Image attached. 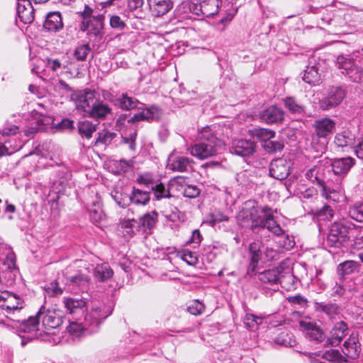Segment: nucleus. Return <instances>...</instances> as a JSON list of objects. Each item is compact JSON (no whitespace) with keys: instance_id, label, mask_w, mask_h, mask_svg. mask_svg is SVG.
I'll use <instances>...</instances> for the list:
<instances>
[{"instance_id":"22","label":"nucleus","mask_w":363,"mask_h":363,"mask_svg":"<svg viewBox=\"0 0 363 363\" xmlns=\"http://www.w3.org/2000/svg\"><path fill=\"white\" fill-rule=\"evenodd\" d=\"M17 14L23 23H30L34 20V9L29 0H18Z\"/></svg>"},{"instance_id":"4","label":"nucleus","mask_w":363,"mask_h":363,"mask_svg":"<svg viewBox=\"0 0 363 363\" xmlns=\"http://www.w3.org/2000/svg\"><path fill=\"white\" fill-rule=\"evenodd\" d=\"M198 138L201 141L191 148L190 152L192 156L203 160L216 154L219 141L211 128H203L199 133Z\"/></svg>"},{"instance_id":"43","label":"nucleus","mask_w":363,"mask_h":363,"mask_svg":"<svg viewBox=\"0 0 363 363\" xmlns=\"http://www.w3.org/2000/svg\"><path fill=\"white\" fill-rule=\"evenodd\" d=\"M151 189L153 192L155 199L156 200H160L163 198L172 197L169 189L167 188L165 185L162 183H159L154 186H152Z\"/></svg>"},{"instance_id":"61","label":"nucleus","mask_w":363,"mask_h":363,"mask_svg":"<svg viewBox=\"0 0 363 363\" xmlns=\"http://www.w3.org/2000/svg\"><path fill=\"white\" fill-rule=\"evenodd\" d=\"M110 25L113 28L118 29H123L125 26V23L118 16H112L111 17Z\"/></svg>"},{"instance_id":"47","label":"nucleus","mask_w":363,"mask_h":363,"mask_svg":"<svg viewBox=\"0 0 363 363\" xmlns=\"http://www.w3.org/2000/svg\"><path fill=\"white\" fill-rule=\"evenodd\" d=\"M89 329V327H88L87 325H86L85 322L84 325H82V323H79L76 321H72L69 323V326L67 327V330L70 335L75 337H79L85 330Z\"/></svg>"},{"instance_id":"34","label":"nucleus","mask_w":363,"mask_h":363,"mask_svg":"<svg viewBox=\"0 0 363 363\" xmlns=\"http://www.w3.org/2000/svg\"><path fill=\"white\" fill-rule=\"evenodd\" d=\"M157 213L155 211L145 214L140 218V223L144 231L152 230L157 221Z\"/></svg>"},{"instance_id":"49","label":"nucleus","mask_w":363,"mask_h":363,"mask_svg":"<svg viewBox=\"0 0 363 363\" xmlns=\"http://www.w3.org/2000/svg\"><path fill=\"white\" fill-rule=\"evenodd\" d=\"M228 216L223 214L220 211H214L208 215L207 222L211 226H215L218 223L228 221Z\"/></svg>"},{"instance_id":"32","label":"nucleus","mask_w":363,"mask_h":363,"mask_svg":"<svg viewBox=\"0 0 363 363\" xmlns=\"http://www.w3.org/2000/svg\"><path fill=\"white\" fill-rule=\"evenodd\" d=\"M202 3L203 16L211 17L218 13L221 0H203Z\"/></svg>"},{"instance_id":"58","label":"nucleus","mask_w":363,"mask_h":363,"mask_svg":"<svg viewBox=\"0 0 363 363\" xmlns=\"http://www.w3.org/2000/svg\"><path fill=\"white\" fill-rule=\"evenodd\" d=\"M350 142L351 139L349 137H347L344 133H340L335 135V143L338 147H346L350 144Z\"/></svg>"},{"instance_id":"56","label":"nucleus","mask_w":363,"mask_h":363,"mask_svg":"<svg viewBox=\"0 0 363 363\" xmlns=\"http://www.w3.org/2000/svg\"><path fill=\"white\" fill-rule=\"evenodd\" d=\"M205 309V306L203 303L199 301H194L193 303L188 307V311L194 315L201 314Z\"/></svg>"},{"instance_id":"33","label":"nucleus","mask_w":363,"mask_h":363,"mask_svg":"<svg viewBox=\"0 0 363 363\" xmlns=\"http://www.w3.org/2000/svg\"><path fill=\"white\" fill-rule=\"evenodd\" d=\"M115 104L123 110L129 111L137 108L138 101L128 96L126 94H123L121 97L116 99Z\"/></svg>"},{"instance_id":"45","label":"nucleus","mask_w":363,"mask_h":363,"mask_svg":"<svg viewBox=\"0 0 363 363\" xmlns=\"http://www.w3.org/2000/svg\"><path fill=\"white\" fill-rule=\"evenodd\" d=\"M136 220L134 219L124 220L121 222L122 233L125 238H131L135 234Z\"/></svg>"},{"instance_id":"54","label":"nucleus","mask_w":363,"mask_h":363,"mask_svg":"<svg viewBox=\"0 0 363 363\" xmlns=\"http://www.w3.org/2000/svg\"><path fill=\"white\" fill-rule=\"evenodd\" d=\"M316 216L320 220H330L333 216V210L328 205H325L320 210H318L316 213Z\"/></svg>"},{"instance_id":"38","label":"nucleus","mask_w":363,"mask_h":363,"mask_svg":"<svg viewBox=\"0 0 363 363\" xmlns=\"http://www.w3.org/2000/svg\"><path fill=\"white\" fill-rule=\"evenodd\" d=\"M96 125L89 121H80L78 123V132L82 138L90 139L96 131Z\"/></svg>"},{"instance_id":"10","label":"nucleus","mask_w":363,"mask_h":363,"mask_svg":"<svg viewBox=\"0 0 363 363\" xmlns=\"http://www.w3.org/2000/svg\"><path fill=\"white\" fill-rule=\"evenodd\" d=\"M110 314L111 312H108L104 305L101 304L92 307L90 312L84 317V321L86 325L89 327L90 332H95L102 321Z\"/></svg>"},{"instance_id":"50","label":"nucleus","mask_w":363,"mask_h":363,"mask_svg":"<svg viewBox=\"0 0 363 363\" xmlns=\"http://www.w3.org/2000/svg\"><path fill=\"white\" fill-rule=\"evenodd\" d=\"M90 51L89 44H84L76 48L74 56L78 61H84Z\"/></svg>"},{"instance_id":"20","label":"nucleus","mask_w":363,"mask_h":363,"mask_svg":"<svg viewBox=\"0 0 363 363\" xmlns=\"http://www.w3.org/2000/svg\"><path fill=\"white\" fill-rule=\"evenodd\" d=\"M354 164V159L347 157L333 159L331 162V167L335 175L343 177L348 173Z\"/></svg>"},{"instance_id":"40","label":"nucleus","mask_w":363,"mask_h":363,"mask_svg":"<svg viewBox=\"0 0 363 363\" xmlns=\"http://www.w3.org/2000/svg\"><path fill=\"white\" fill-rule=\"evenodd\" d=\"M284 106L292 114H301L304 112V106L294 97H286Z\"/></svg>"},{"instance_id":"21","label":"nucleus","mask_w":363,"mask_h":363,"mask_svg":"<svg viewBox=\"0 0 363 363\" xmlns=\"http://www.w3.org/2000/svg\"><path fill=\"white\" fill-rule=\"evenodd\" d=\"M262 213L264 214V217L261 229L267 228L270 232L277 236L282 235L284 231L280 225L274 220V216L271 213V208L268 206H263Z\"/></svg>"},{"instance_id":"30","label":"nucleus","mask_w":363,"mask_h":363,"mask_svg":"<svg viewBox=\"0 0 363 363\" xmlns=\"http://www.w3.org/2000/svg\"><path fill=\"white\" fill-rule=\"evenodd\" d=\"M174 182L181 185L184 196L194 199L199 196L201 191L196 185H182L184 182L183 177H178L175 178Z\"/></svg>"},{"instance_id":"39","label":"nucleus","mask_w":363,"mask_h":363,"mask_svg":"<svg viewBox=\"0 0 363 363\" xmlns=\"http://www.w3.org/2000/svg\"><path fill=\"white\" fill-rule=\"evenodd\" d=\"M88 209L91 221L95 224L99 223L104 216L101 203L99 201L93 202Z\"/></svg>"},{"instance_id":"64","label":"nucleus","mask_w":363,"mask_h":363,"mask_svg":"<svg viewBox=\"0 0 363 363\" xmlns=\"http://www.w3.org/2000/svg\"><path fill=\"white\" fill-rule=\"evenodd\" d=\"M277 256V252L272 248L264 247L263 252V262L272 260Z\"/></svg>"},{"instance_id":"3","label":"nucleus","mask_w":363,"mask_h":363,"mask_svg":"<svg viewBox=\"0 0 363 363\" xmlns=\"http://www.w3.org/2000/svg\"><path fill=\"white\" fill-rule=\"evenodd\" d=\"M262 208L255 200L245 202L237 217L239 225L250 228L254 233L259 232L263 223Z\"/></svg>"},{"instance_id":"57","label":"nucleus","mask_w":363,"mask_h":363,"mask_svg":"<svg viewBox=\"0 0 363 363\" xmlns=\"http://www.w3.org/2000/svg\"><path fill=\"white\" fill-rule=\"evenodd\" d=\"M182 258L189 265H194L198 262V257L196 254L189 250H184L182 252Z\"/></svg>"},{"instance_id":"35","label":"nucleus","mask_w":363,"mask_h":363,"mask_svg":"<svg viewBox=\"0 0 363 363\" xmlns=\"http://www.w3.org/2000/svg\"><path fill=\"white\" fill-rule=\"evenodd\" d=\"M157 108L155 106L145 108L139 113H135L133 116H131L130 120L135 121V123L143 121H150L154 118L155 115L157 113Z\"/></svg>"},{"instance_id":"63","label":"nucleus","mask_w":363,"mask_h":363,"mask_svg":"<svg viewBox=\"0 0 363 363\" xmlns=\"http://www.w3.org/2000/svg\"><path fill=\"white\" fill-rule=\"evenodd\" d=\"M137 137V132L135 130L133 133H130L128 137L123 138V142L129 145V148L131 150H135V139Z\"/></svg>"},{"instance_id":"16","label":"nucleus","mask_w":363,"mask_h":363,"mask_svg":"<svg viewBox=\"0 0 363 363\" xmlns=\"http://www.w3.org/2000/svg\"><path fill=\"white\" fill-rule=\"evenodd\" d=\"M255 148L256 144L254 141L246 139H238L233 142L231 151L238 156L248 157L255 152Z\"/></svg>"},{"instance_id":"15","label":"nucleus","mask_w":363,"mask_h":363,"mask_svg":"<svg viewBox=\"0 0 363 363\" xmlns=\"http://www.w3.org/2000/svg\"><path fill=\"white\" fill-rule=\"evenodd\" d=\"M62 303L67 312L73 315H83L86 308V299L83 298L64 297Z\"/></svg>"},{"instance_id":"36","label":"nucleus","mask_w":363,"mask_h":363,"mask_svg":"<svg viewBox=\"0 0 363 363\" xmlns=\"http://www.w3.org/2000/svg\"><path fill=\"white\" fill-rule=\"evenodd\" d=\"M336 62L339 68L344 69L347 72L357 73V65L349 56L340 55L337 57Z\"/></svg>"},{"instance_id":"59","label":"nucleus","mask_w":363,"mask_h":363,"mask_svg":"<svg viewBox=\"0 0 363 363\" xmlns=\"http://www.w3.org/2000/svg\"><path fill=\"white\" fill-rule=\"evenodd\" d=\"M355 264L352 261H346L340 264L338 269L342 272L343 274H349L352 273L354 269Z\"/></svg>"},{"instance_id":"27","label":"nucleus","mask_w":363,"mask_h":363,"mask_svg":"<svg viewBox=\"0 0 363 363\" xmlns=\"http://www.w3.org/2000/svg\"><path fill=\"white\" fill-rule=\"evenodd\" d=\"M279 273L278 269L266 270L259 274V279L264 284H278L280 282Z\"/></svg>"},{"instance_id":"2","label":"nucleus","mask_w":363,"mask_h":363,"mask_svg":"<svg viewBox=\"0 0 363 363\" xmlns=\"http://www.w3.org/2000/svg\"><path fill=\"white\" fill-rule=\"evenodd\" d=\"M357 230L351 222L342 220L334 222L329 230L327 237V244L330 247L340 248L349 244L352 238Z\"/></svg>"},{"instance_id":"14","label":"nucleus","mask_w":363,"mask_h":363,"mask_svg":"<svg viewBox=\"0 0 363 363\" xmlns=\"http://www.w3.org/2000/svg\"><path fill=\"white\" fill-rule=\"evenodd\" d=\"M192 160L189 157L180 155L173 151L168 157L167 167L169 169L179 172H187L191 167Z\"/></svg>"},{"instance_id":"6","label":"nucleus","mask_w":363,"mask_h":363,"mask_svg":"<svg viewBox=\"0 0 363 363\" xmlns=\"http://www.w3.org/2000/svg\"><path fill=\"white\" fill-rule=\"evenodd\" d=\"M23 307L24 301L19 296L8 291H0V308L6 311L8 319L20 323L23 320L20 313Z\"/></svg>"},{"instance_id":"53","label":"nucleus","mask_w":363,"mask_h":363,"mask_svg":"<svg viewBox=\"0 0 363 363\" xmlns=\"http://www.w3.org/2000/svg\"><path fill=\"white\" fill-rule=\"evenodd\" d=\"M131 117H130L128 114L122 113L119 115L116 121V128L117 130H122L126 126L127 124L129 123H135V121H130Z\"/></svg>"},{"instance_id":"41","label":"nucleus","mask_w":363,"mask_h":363,"mask_svg":"<svg viewBox=\"0 0 363 363\" xmlns=\"http://www.w3.org/2000/svg\"><path fill=\"white\" fill-rule=\"evenodd\" d=\"M323 358L334 363L347 362V359L341 354L339 350L331 349L325 351L323 354Z\"/></svg>"},{"instance_id":"29","label":"nucleus","mask_w":363,"mask_h":363,"mask_svg":"<svg viewBox=\"0 0 363 363\" xmlns=\"http://www.w3.org/2000/svg\"><path fill=\"white\" fill-rule=\"evenodd\" d=\"M45 61L46 68L52 70L53 72H57L67 66L66 57L65 56H62L60 57H47Z\"/></svg>"},{"instance_id":"8","label":"nucleus","mask_w":363,"mask_h":363,"mask_svg":"<svg viewBox=\"0 0 363 363\" xmlns=\"http://www.w3.org/2000/svg\"><path fill=\"white\" fill-rule=\"evenodd\" d=\"M345 91L340 86L330 87L325 95L320 100L322 110L328 111L339 106L345 97Z\"/></svg>"},{"instance_id":"48","label":"nucleus","mask_w":363,"mask_h":363,"mask_svg":"<svg viewBox=\"0 0 363 363\" xmlns=\"http://www.w3.org/2000/svg\"><path fill=\"white\" fill-rule=\"evenodd\" d=\"M350 216L357 222H363V202L357 203L350 208Z\"/></svg>"},{"instance_id":"18","label":"nucleus","mask_w":363,"mask_h":363,"mask_svg":"<svg viewBox=\"0 0 363 363\" xmlns=\"http://www.w3.org/2000/svg\"><path fill=\"white\" fill-rule=\"evenodd\" d=\"M342 351L345 357L350 359H354L359 357L361 347L357 333L353 332L350 334L349 338L344 342Z\"/></svg>"},{"instance_id":"28","label":"nucleus","mask_w":363,"mask_h":363,"mask_svg":"<svg viewBox=\"0 0 363 363\" xmlns=\"http://www.w3.org/2000/svg\"><path fill=\"white\" fill-rule=\"evenodd\" d=\"M69 282V286L72 287V290H84L89 285V279L85 274H78L72 277Z\"/></svg>"},{"instance_id":"1","label":"nucleus","mask_w":363,"mask_h":363,"mask_svg":"<svg viewBox=\"0 0 363 363\" xmlns=\"http://www.w3.org/2000/svg\"><path fill=\"white\" fill-rule=\"evenodd\" d=\"M63 312L60 310L48 308L42 306L35 316L29 317L21 325V329L32 333L31 337L41 335L39 332L40 320L46 330L56 329L59 328L63 321Z\"/></svg>"},{"instance_id":"12","label":"nucleus","mask_w":363,"mask_h":363,"mask_svg":"<svg viewBox=\"0 0 363 363\" xmlns=\"http://www.w3.org/2000/svg\"><path fill=\"white\" fill-rule=\"evenodd\" d=\"M291 166V161L286 158L281 157L274 160L269 165V174L277 179H284L289 174Z\"/></svg>"},{"instance_id":"26","label":"nucleus","mask_w":363,"mask_h":363,"mask_svg":"<svg viewBox=\"0 0 363 363\" xmlns=\"http://www.w3.org/2000/svg\"><path fill=\"white\" fill-rule=\"evenodd\" d=\"M150 199V193L147 191H143L135 187L133 188L132 194L130 196V201L135 205L145 206Z\"/></svg>"},{"instance_id":"37","label":"nucleus","mask_w":363,"mask_h":363,"mask_svg":"<svg viewBox=\"0 0 363 363\" xmlns=\"http://www.w3.org/2000/svg\"><path fill=\"white\" fill-rule=\"evenodd\" d=\"M303 80L310 84L315 85L320 81V74L315 66H308L304 71Z\"/></svg>"},{"instance_id":"9","label":"nucleus","mask_w":363,"mask_h":363,"mask_svg":"<svg viewBox=\"0 0 363 363\" xmlns=\"http://www.w3.org/2000/svg\"><path fill=\"white\" fill-rule=\"evenodd\" d=\"M263 252L264 245L260 240L254 241L249 245L247 252L248 274H254L257 271L259 262L263 261Z\"/></svg>"},{"instance_id":"55","label":"nucleus","mask_w":363,"mask_h":363,"mask_svg":"<svg viewBox=\"0 0 363 363\" xmlns=\"http://www.w3.org/2000/svg\"><path fill=\"white\" fill-rule=\"evenodd\" d=\"M92 13L93 9L90 6L85 5L84 10L81 12V16L83 19L82 25H83L84 28H86L89 25V21H90L93 17H94L92 16Z\"/></svg>"},{"instance_id":"24","label":"nucleus","mask_w":363,"mask_h":363,"mask_svg":"<svg viewBox=\"0 0 363 363\" xmlns=\"http://www.w3.org/2000/svg\"><path fill=\"white\" fill-rule=\"evenodd\" d=\"M147 2L150 11L155 16H164L173 7L172 0H147Z\"/></svg>"},{"instance_id":"52","label":"nucleus","mask_w":363,"mask_h":363,"mask_svg":"<svg viewBox=\"0 0 363 363\" xmlns=\"http://www.w3.org/2000/svg\"><path fill=\"white\" fill-rule=\"evenodd\" d=\"M262 323V318L252 313H247L244 323L247 328L252 329Z\"/></svg>"},{"instance_id":"19","label":"nucleus","mask_w":363,"mask_h":363,"mask_svg":"<svg viewBox=\"0 0 363 363\" xmlns=\"http://www.w3.org/2000/svg\"><path fill=\"white\" fill-rule=\"evenodd\" d=\"M259 119L267 123H279L284 119V111L276 106H271L259 113Z\"/></svg>"},{"instance_id":"23","label":"nucleus","mask_w":363,"mask_h":363,"mask_svg":"<svg viewBox=\"0 0 363 363\" xmlns=\"http://www.w3.org/2000/svg\"><path fill=\"white\" fill-rule=\"evenodd\" d=\"M113 114L112 108L104 102L103 101L98 100L87 116L97 121L105 120L109 116Z\"/></svg>"},{"instance_id":"44","label":"nucleus","mask_w":363,"mask_h":363,"mask_svg":"<svg viewBox=\"0 0 363 363\" xmlns=\"http://www.w3.org/2000/svg\"><path fill=\"white\" fill-rule=\"evenodd\" d=\"M104 19V16L103 14H98L96 16V28H89L86 30L90 39L91 37H94L96 38H101L102 37Z\"/></svg>"},{"instance_id":"51","label":"nucleus","mask_w":363,"mask_h":363,"mask_svg":"<svg viewBox=\"0 0 363 363\" xmlns=\"http://www.w3.org/2000/svg\"><path fill=\"white\" fill-rule=\"evenodd\" d=\"M263 147L267 152L273 153L280 152L283 149L284 145L281 142L269 140L263 144Z\"/></svg>"},{"instance_id":"46","label":"nucleus","mask_w":363,"mask_h":363,"mask_svg":"<svg viewBox=\"0 0 363 363\" xmlns=\"http://www.w3.org/2000/svg\"><path fill=\"white\" fill-rule=\"evenodd\" d=\"M251 133L254 137L264 143L274 138L275 135L274 131L267 128H255Z\"/></svg>"},{"instance_id":"25","label":"nucleus","mask_w":363,"mask_h":363,"mask_svg":"<svg viewBox=\"0 0 363 363\" xmlns=\"http://www.w3.org/2000/svg\"><path fill=\"white\" fill-rule=\"evenodd\" d=\"M63 26L60 12H52L47 15L43 27L50 31H57Z\"/></svg>"},{"instance_id":"31","label":"nucleus","mask_w":363,"mask_h":363,"mask_svg":"<svg viewBox=\"0 0 363 363\" xmlns=\"http://www.w3.org/2000/svg\"><path fill=\"white\" fill-rule=\"evenodd\" d=\"M94 274L97 280L104 281L112 277L113 272L108 264L104 263L96 265Z\"/></svg>"},{"instance_id":"42","label":"nucleus","mask_w":363,"mask_h":363,"mask_svg":"<svg viewBox=\"0 0 363 363\" xmlns=\"http://www.w3.org/2000/svg\"><path fill=\"white\" fill-rule=\"evenodd\" d=\"M315 307L316 311L323 312L330 317L339 313V307L335 303H315Z\"/></svg>"},{"instance_id":"7","label":"nucleus","mask_w":363,"mask_h":363,"mask_svg":"<svg viewBox=\"0 0 363 363\" xmlns=\"http://www.w3.org/2000/svg\"><path fill=\"white\" fill-rule=\"evenodd\" d=\"M77 110L84 112L86 115L99 100L96 92L89 89H85L74 94L72 96Z\"/></svg>"},{"instance_id":"13","label":"nucleus","mask_w":363,"mask_h":363,"mask_svg":"<svg viewBox=\"0 0 363 363\" xmlns=\"http://www.w3.org/2000/svg\"><path fill=\"white\" fill-rule=\"evenodd\" d=\"M349 328L344 321H339L334 324L330 332V336L326 340L325 345L330 346H337L340 344L342 339L347 335Z\"/></svg>"},{"instance_id":"17","label":"nucleus","mask_w":363,"mask_h":363,"mask_svg":"<svg viewBox=\"0 0 363 363\" xmlns=\"http://www.w3.org/2000/svg\"><path fill=\"white\" fill-rule=\"evenodd\" d=\"M320 167H313L306 172V177L312 183H316L320 188L321 195L326 199H330L331 189L328 187L320 175Z\"/></svg>"},{"instance_id":"5","label":"nucleus","mask_w":363,"mask_h":363,"mask_svg":"<svg viewBox=\"0 0 363 363\" xmlns=\"http://www.w3.org/2000/svg\"><path fill=\"white\" fill-rule=\"evenodd\" d=\"M311 145L318 152H323L330 137L335 128V122L328 117L317 119L313 123Z\"/></svg>"},{"instance_id":"60","label":"nucleus","mask_w":363,"mask_h":363,"mask_svg":"<svg viewBox=\"0 0 363 363\" xmlns=\"http://www.w3.org/2000/svg\"><path fill=\"white\" fill-rule=\"evenodd\" d=\"M162 213L164 215V216L169 220L174 221L179 217V211L177 208L174 206H170L169 210H163Z\"/></svg>"},{"instance_id":"62","label":"nucleus","mask_w":363,"mask_h":363,"mask_svg":"<svg viewBox=\"0 0 363 363\" xmlns=\"http://www.w3.org/2000/svg\"><path fill=\"white\" fill-rule=\"evenodd\" d=\"M48 293H50L52 296H57L62 294V289L59 287L56 281L51 282L45 289Z\"/></svg>"},{"instance_id":"11","label":"nucleus","mask_w":363,"mask_h":363,"mask_svg":"<svg viewBox=\"0 0 363 363\" xmlns=\"http://www.w3.org/2000/svg\"><path fill=\"white\" fill-rule=\"evenodd\" d=\"M299 325L302 331L304 333L305 336L310 340L316 342H322L325 339V334L323 330L316 323L301 320L299 321Z\"/></svg>"}]
</instances>
